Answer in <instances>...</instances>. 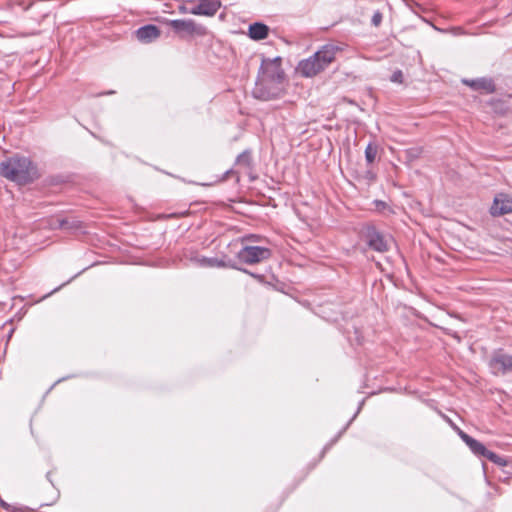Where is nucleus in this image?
<instances>
[{
	"mask_svg": "<svg viewBox=\"0 0 512 512\" xmlns=\"http://www.w3.org/2000/svg\"><path fill=\"white\" fill-rule=\"evenodd\" d=\"M342 49L334 44H325L312 56L301 60L297 72L303 77L311 78L324 71L336 58Z\"/></svg>",
	"mask_w": 512,
	"mask_h": 512,
	"instance_id": "1",
	"label": "nucleus"
},
{
	"mask_svg": "<svg viewBox=\"0 0 512 512\" xmlns=\"http://www.w3.org/2000/svg\"><path fill=\"white\" fill-rule=\"evenodd\" d=\"M1 176L18 184H27L38 177L33 162L24 156H14L0 163Z\"/></svg>",
	"mask_w": 512,
	"mask_h": 512,
	"instance_id": "2",
	"label": "nucleus"
},
{
	"mask_svg": "<svg viewBox=\"0 0 512 512\" xmlns=\"http://www.w3.org/2000/svg\"><path fill=\"white\" fill-rule=\"evenodd\" d=\"M271 256L272 251L269 248L253 245H245L236 253L237 260L247 265L261 263Z\"/></svg>",
	"mask_w": 512,
	"mask_h": 512,
	"instance_id": "3",
	"label": "nucleus"
},
{
	"mask_svg": "<svg viewBox=\"0 0 512 512\" xmlns=\"http://www.w3.org/2000/svg\"><path fill=\"white\" fill-rule=\"evenodd\" d=\"M490 372L495 376L512 373V355L503 349L494 350L488 361Z\"/></svg>",
	"mask_w": 512,
	"mask_h": 512,
	"instance_id": "4",
	"label": "nucleus"
},
{
	"mask_svg": "<svg viewBox=\"0 0 512 512\" xmlns=\"http://www.w3.org/2000/svg\"><path fill=\"white\" fill-rule=\"evenodd\" d=\"M280 83H272L266 79H258L255 83V87L252 90L254 98L261 101H270L278 99L282 96L283 90L279 86Z\"/></svg>",
	"mask_w": 512,
	"mask_h": 512,
	"instance_id": "5",
	"label": "nucleus"
},
{
	"mask_svg": "<svg viewBox=\"0 0 512 512\" xmlns=\"http://www.w3.org/2000/svg\"><path fill=\"white\" fill-rule=\"evenodd\" d=\"M281 61L280 57L263 59L259 69V73L262 75L261 78L272 83H282L284 71L281 68Z\"/></svg>",
	"mask_w": 512,
	"mask_h": 512,
	"instance_id": "6",
	"label": "nucleus"
},
{
	"mask_svg": "<svg viewBox=\"0 0 512 512\" xmlns=\"http://www.w3.org/2000/svg\"><path fill=\"white\" fill-rule=\"evenodd\" d=\"M169 25L181 37L204 36L207 33L206 27L196 23L193 19H174L169 22Z\"/></svg>",
	"mask_w": 512,
	"mask_h": 512,
	"instance_id": "7",
	"label": "nucleus"
},
{
	"mask_svg": "<svg viewBox=\"0 0 512 512\" xmlns=\"http://www.w3.org/2000/svg\"><path fill=\"white\" fill-rule=\"evenodd\" d=\"M194 261L201 267H228L232 269H237L243 271L244 273L250 274L254 278H260V275L249 272L246 269L239 268L235 260L227 258V259H218V258H209V257H196Z\"/></svg>",
	"mask_w": 512,
	"mask_h": 512,
	"instance_id": "8",
	"label": "nucleus"
},
{
	"mask_svg": "<svg viewBox=\"0 0 512 512\" xmlns=\"http://www.w3.org/2000/svg\"><path fill=\"white\" fill-rule=\"evenodd\" d=\"M365 237L369 248L372 250L380 253L388 251L389 245L387 239L375 227H368Z\"/></svg>",
	"mask_w": 512,
	"mask_h": 512,
	"instance_id": "9",
	"label": "nucleus"
},
{
	"mask_svg": "<svg viewBox=\"0 0 512 512\" xmlns=\"http://www.w3.org/2000/svg\"><path fill=\"white\" fill-rule=\"evenodd\" d=\"M461 82L470 87L474 91L493 93L495 91V84L491 78L480 77L476 79L463 78Z\"/></svg>",
	"mask_w": 512,
	"mask_h": 512,
	"instance_id": "10",
	"label": "nucleus"
},
{
	"mask_svg": "<svg viewBox=\"0 0 512 512\" xmlns=\"http://www.w3.org/2000/svg\"><path fill=\"white\" fill-rule=\"evenodd\" d=\"M512 212V199L504 194H499L494 198L490 207V213L493 216H502Z\"/></svg>",
	"mask_w": 512,
	"mask_h": 512,
	"instance_id": "11",
	"label": "nucleus"
},
{
	"mask_svg": "<svg viewBox=\"0 0 512 512\" xmlns=\"http://www.w3.org/2000/svg\"><path fill=\"white\" fill-rule=\"evenodd\" d=\"M161 31L154 24H147L135 31L136 38L142 43H151L160 37Z\"/></svg>",
	"mask_w": 512,
	"mask_h": 512,
	"instance_id": "12",
	"label": "nucleus"
},
{
	"mask_svg": "<svg viewBox=\"0 0 512 512\" xmlns=\"http://www.w3.org/2000/svg\"><path fill=\"white\" fill-rule=\"evenodd\" d=\"M269 27L262 22H254L248 27V36L255 41L264 40L269 35Z\"/></svg>",
	"mask_w": 512,
	"mask_h": 512,
	"instance_id": "13",
	"label": "nucleus"
},
{
	"mask_svg": "<svg viewBox=\"0 0 512 512\" xmlns=\"http://www.w3.org/2000/svg\"><path fill=\"white\" fill-rule=\"evenodd\" d=\"M365 403V400L363 399L362 401H360L359 405H358V408L356 410V412L354 413V415L350 418V420L346 423V425L338 432V434L330 440V442H328L322 452H321V458L325 455V453L342 437V435L346 432V430L349 428V426L351 425V423L356 419L357 415L359 414V412L361 411L363 405Z\"/></svg>",
	"mask_w": 512,
	"mask_h": 512,
	"instance_id": "14",
	"label": "nucleus"
},
{
	"mask_svg": "<svg viewBox=\"0 0 512 512\" xmlns=\"http://www.w3.org/2000/svg\"><path fill=\"white\" fill-rule=\"evenodd\" d=\"M202 16L212 17L221 8V0H198Z\"/></svg>",
	"mask_w": 512,
	"mask_h": 512,
	"instance_id": "15",
	"label": "nucleus"
},
{
	"mask_svg": "<svg viewBox=\"0 0 512 512\" xmlns=\"http://www.w3.org/2000/svg\"><path fill=\"white\" fill-rule=\"evenodd\" d=\"M58 227L64 230H76L82 228V223L76 219H58Z\"/></svg>",
	"mask_w": 512,
	"mask_h": 512,
	"instance_id": "16",
	"label": "nucleus"
},
{
	"mask_svg": "<svg viewBox=\"0 0 512 512\" xmlns=\"http://www.w3.org/2000/svg\"><path fill=\"white\" fill-rule=\"evenodd\" d=\"M469 443L467 446L470 448V450L475 454L476 456L483 457L484 453L486 452L487 448L478 440L476 439H469Z\"/></svg>",
	"mask_w": 512,
	"mask_h": 512,
	"instance_id": "17",
	"label": "nucleus"
},
{
	"mask_svg": "<svg viewBox=\"0 0 512 512\" xmlns=\"http://www.w3.org/2000/svg\"><path fill=\"white\" fill-rule=\"evenodd\" d=\"M484 458H487L488 460H490L491 462H493L494 464H497L498 466H506L508 464V460L499 456L498 454L490 451V450H486V452L484 453L483 455Z\"/></svg>",
	"mask_w": 512,
	"mask_h": 512,
	"instance_id": "18",
	"label": "nucleus"
},
{
	"mask_svg": "<svg viewBox=\"0 0 512 512\" xmlns=\"http://www.w3.org/2000/svg\"><path fill=\"white\" fill-rule=\"evenodd\" d=\"M252 162L251 153L249 150H245L240 153L236 158V164L244 167H250Z\"/></svg>",
	"mask_w": 512,
	"mask_h": 512,
	"instance_id": "19",
	"label": "nucleus"
},
{
	"mask_svg": "<svg viewBox=\"0 0 512 512\" xmlns=\"http://www.w3.org/2000/svg\"><path fill=\"white\" fill-rule=\"evenodd\" d=\"M377 156V146L369 143L365 148V159L368 164H372Z\"/></svg>",
	"mask_w": 512,
	"mask_h": 512,
	"instance_id": "20",
	"label": "nucleus"
},
{
	"mask_svg": "<svg viewBox=\"0 0 512 512\" xmlns=\"http://www.w3.org/2000/svg\"><path fill=\"white\" fill-rule=\"evenodd\" d=\"M263 240V237L258 234H247L241 237V242H260Z\"/></svg>",
	"mask_w": 512,
	"mask_h": 512,
	"instance_id": "21",
	"label": "nucleus"
},
{
	"mask_svg": "<svg viewBox=\"0 0 512 512\" xmlns=\"http://www.w3.org/2000/svg\"><path fill=\"white\" fill-rule=\"evenodd\" d=\"M382 20H383V14L379 10H377L374 12V14L371 18V24L374 27H379L382 23Z\"/></svg>",
	"mask_w": 512,
	"mask_h": 512,
	"instance_id": "22",
	"label": "nucleus"
},
{
	"mask_svg": "<svg viewBox=\"0 0 512 512\" xmlns=\"http://www.w3.org/2000/svg\"><path fill=\"white\" fill-rule=\"evenodd\" d=\"M0 507L7 510V512H17L18 511V509L16 507H13L12 505H10L6 501H4L1 497H0Z\"/></svg>",
	"mask_w": 512,
	"mask_h": 512,
	"instance_id": "23",
	"label": "nucleus"
},
{
	"mask_svg": "<svg viewBox=\"0 0 512 512\" xmlns=\"http://www.w3.org/2000/svg\"><path fill=\"white\" fill-rule=\"evenodd\" d=\"M403 74L400 70L395 71L391 76V81L394 83H402Z\"/></svg>",
	"mask_w": 512,
	"mask_h": 512,
	"instance_id": "24",
	"label": "nucleus"
},
{
	"mask_svg": "<svg viewBox=\"0 0 512 512\" xmlns=\"http://www.w3.org/2000/svg\"><path fill=\"white\" fill-rule=\"evenodd\" d=\"M188 14L202 16V11L200 9L199 4L197 3L193 7L189 8Z\"/></svg>",
	"mask_w": 512,
	"mask_h": 512,
	"instance_id": "25",
	"label": "nucleus"
},
{
	"mask_svg": "<svg viewBox=\"0 0 512 512\" xmlns=\"http://www.w3.org/2000/svg\"><path fill=\"white\" fill-rule=\"evenodd\" d=\"M459 435H460L461 439L466 443V445L470 442L469 439H473V437L469 436L468 434H466L463 431H460Z\"/></svg>",
	"mask_w": 512,
	"mask_h": 512,
	"instance_id": "26",
	"label": "nucleus"
},
{
	"mask_svg": "<svg viewBox=\"0 0 512 512\" xmlns=\"http://www.w3.org/2000/svg\"><path fill=\"white\" fill-rule=\"evenodd\" d=\"M459 435H460L461 439L466 443V445L470 442L469 439H473V437L469 436L468 434H466L463 431H460Z\"/></svg>",
	"mask_w": 512,
	"mask_h": 512,
	"instance_id": "27",
	"label": "nucleus"
},
{
	"mask_svg": "<svg viewBox=\"0 0 512 512\" xmlns=\"http://www.w3.org/2000/svg\"><path fill=\"white\" fill-rule=\"evenodd\" d=\"M375 206L378 210H384L385 208H387V204L384 201L380 200L375 201Z\"/></svg>",
	"mask_w": 512,
	"mask_h": 512,
	"instance_id": "28",
	"label": "nucleus"
},
{
	"mask_svg": "<svg viewBox=\"0 0 512 512\" xmlns=\"http://www.w3.org/2000/svg\"><path fill=\"white\" fill-rule=\"evenodd\" d=\"M87 268H84L82 271H80L79 273L75 274L71 279H69L66 283H69L71 282L73 279L77 278L82 272H84Z\"/></svg>",
	"mask_w": 512,
	"mask_h": 512,
	"instance_id": "29",
	"label": "nucleus"
},
{
	"mask_svg": "<svg viewBox=\"0 0 512 512\" xmlns=\"http://www.w3.org/2000/svg\"><path fill=\"white\" fill-rule=\"evenodd\" d=\"M453 30H454V34H455V35H458V34H461V33H462V30H461V28H460V27L454 28Z\"/></svg>",
	"mask_w": 512,
	"mask_h": 512,
	"instance_id": "30",
	"label": "nucleus"
},
{
	"mask_svg": "<svg viewBox=\"0 0 512 512\" xmlns=\"http://www.w3.org/2000/svg\"><path fill=\"white\" fill-rule=\"evenodd\" d=\"M188 10L189 8H186V7H180V11L183 12V13H188Z\"/></svg>",
	"mask_w": 512,
	"mask_h": 512,
	"instance_id": "31",
	"label": "nucleus"
}]
</instances>
